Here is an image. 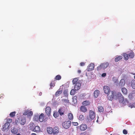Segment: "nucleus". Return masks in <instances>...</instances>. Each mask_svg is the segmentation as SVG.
I'll list each match as a JSON object with an SVG mask.
<instances>
[{
	"mask_svg": "<svg viewBox=\"0 0 135 135\" xmlns=\"http://www.w3.org/2000/svg\"><path fill=\"white\" fill-rule=\"evenodd\" d=\"M117 94L114 91H110L107 94L108 99L111 101L114 99H117Z\"/></svg>",
	"mask_w": 135,
	"mask_h": 135,
	"instance_id": "obj_1",
	"label": "nucleus"
},
{
	"mask_svg": "<svg viewBox=\"0 0 135 135\" xmlns=\"http://www.w3.org/2000/svg\"><path fill=\"white\" fill-rule=\"evenodd\" d=\"M46 115L45 116L43 113H41L39 116V120L41 122L46 121L48 119L47 117H46Z\"/></svg>",
	"mask_w": 135,
	"mask_h": 135,
	"instance_id": "obj_2",
	"label": "nucleus"
},
{
	"mask_svg": "<svg viewBox=\"0 0 135 135\" xmlns=\"http://www.w3.org/2000/svg\"><path fill=\"white\" fill-rule=\"evenodd\" d=\"M26 122V118L23 117H21L18 119L16 121V123H19L20 124L24 125Z\"/></svg>",
	"mask_w": 135,
	"mask_h": 135,
	"instance_id": "obj_3",
	"label": "nucleus"
},
{
	"mask_svg": "<svg viewBox=\"0 0 135 135\" xmlns=\"http://www.w3.org/2000/svg\"><path fill=\"white\" fill-rule=\"evenodd\" d=\"M67 112V109L64 107L60 108L59 109L58 112L60 115L62 116L66 113Z\"/></svg>",
	"mask_w": 135,
	"mask_h": 135,
	"instance_id": "obj_4",
	"label": "nucleus"
},
{
	"mask_svg": "<svg viewBox=\"0 0 135 135\" xmlns=\"http://www.w3.org/2000/svg\"><path fill=\"white\" fill-rule=\"evenodd\" d=\"M109 66V63L107 62L102 63L99 66L97 67L98 70H100L102 69H105L108 67Z\"/></svg>",
	"mask_w": 135,
	"mask_h": 135,
	"instance_id": "obj_5",
	"label": "nucleus"
},
{
	"mask_svg": "<svg viewBox=\"0 0 135 135\" xmlns=\"http://www.w3.org/2000/svg\"><path fill=\"white\" fill-rule=\"evenodd\" d=\"M71 125V122L70 121L65 122L62 123V127L65 129L69 128Z\"/></svg>",
	"mask_w": 135,
	"mask_h": 135,
	"instance_id": "obj_6",
	"label": "nucleus"
},
{
	"mask_svg": "<svg viewBox=\"0 0 135 135\" xmlns=\"http://www.w3.org/2000/svg\"><path fill=\"white\" fill-rule=\"evenodd\" d=\"M10 124L8 123H6L3 126L2 128V130L3 131L8 130L9 128Z\"/></svg>",
	"mask_w": 135,
	"mask_h": 135,
	"instance_id": "obj_7",
	"label": "nucleus"
},
{
	"mask_svg": "<svg viewBox=\"0 0 135 135\" xmlns=\"http://www.w3.org/2000/svg\"><path fill=\"white\" fill-rule=\"evenodd\" d=\"M51 109L50 107L48 106L46 107L45 109V112L46 115L48 117H49L51 115Z\"/></svg>",
	"mask_w": 135,
	"mask_h": 135,
	"instance_id": "obj_8",
	"label": "nucleus"
},
{
	"mask_svg": "<svg viewBox=\"0 0 135 135\" xmlns=\"http://www.w3.org/2000/svg\"><path fill=\"white\" fill-rule=\"evenodd\" d=\"M94 64L93 63H90L88 66L87 70L88 71H92L94 70Z\"/></svg>",
	"mask_w": 135,
	"mask_h": 135,
	"instance_id": "obj_9",
	"label": "nucleus"
},
{
	"mask_svg": "<svg viewBox=\"0 0 135 135\" xmlns=\"http://www.w3.org/2000/svg\"><path fill=\"white\" fill-rule=\"evenodd\" d=\"M117 99L119 98L120 103H122L124 100L123 97L120 93H118L117 94Z\"/></svg>",
	"mask_w": 135,
	"mask_h": 135,
	"instance_id": "obj_10",
	"label": "nucleus"
},
{
	"mask_svg": "<svg viewBox=\"0 0 135 135\" xmlns=\"http://www.w3.org/2000/svg\"><path fill=\"white\" fill-rule=\"evenodd\" d=\"M103 89L104 93L107 94L110 91V88L107 86H104Z\"/></svg>",
	"mask_w": 135,
	"mask_h": 135,
	"instance_id": "obj_11",
	"label": "nucleus"
},
{
	"mask_svg": "<svg viewBox=\"0 0 135 135\" xmlns=\"http://www.w3.org/2000/svg\"><path fill=\"white\" fill-rule=\"evenodd\" d=\"M89 117L90 119H93L95 117V112L91 110H90L89 112Z\"/></svg>",
	"mask_w": 135,
	"mask_h": 135,
	"instance_id": "obj_12",
	"label": "nucleus"
},
{
	"mask_svg": "<svg viewBox=\"0 0 135 135\" xmlns=\"http://www.w3.org/2000/svg\"><path fill=\"white\" fill-rule=\"evenodd\" d=\"M126 84V81L124 79H121L119 83V85L120 87H122L123 86Z\"/></svg>",
	"mask_w": 135,
	"mask_h": 135,
	"instance_id": "obj_13",
	"label": "nucleus"
},
{
	"mask_svg": "<svg viewBox=\"0 0 135 135\" xmlns=\"http://www.w3.org/2000/svg\"><path fill=\"white\" fill-rule=\"evenodd\" d=\"M87 126L85 124H82L80 126V129L81 131L85 130L87 128Z\"/></svg>",
	"mask_w": 135,
	"mask_h": 135,
	"instance_id": "obj_14",
	"label": "nucleus"
},
{
	"mask_svg": "<svg viewBox=\"0 0 135 135\" xmlns=\"http://www.w3.org/2000/svg\"><path fill=\"white\" fill-rule=\"evenodd\" d=\"M53 133L54 134L58 133L59 132V129L57 127H55L53 129Z\"/></svg>",
	"mask_w": 135,
	"mask_h": 135,
	"instance_id": "obj_15",
	"label": "nucleus"
},
{
	"mask_svg": "<svg viewBox=\"0 0 135 135\" xmlns=\"http://www.w3.org/2000/svg\"><path fill=\"white\" fill-rule=\"evenodd\" d=\"M80 111L83 112L85 113L87 112V110L86 108L84 106L82 105L80 108Z\"/></svg>",
	"mask_w": 135,
	"mask_h": 135,
	"instance_id": "obj_16",
	"label": "nucleus"
},
{
	"mask_svg": "<svg viewBox=\"0 0 135 135\" xmlns=\"http://www.w3.org/2000/svg\"><path fill=\"white\" fill-rule=\"evenodd\" d=\"M81 85V84L79 83H77L75 84L74 86V89L75 90H79L80 89V86Z\"/></svg>",
	"mask_w": 135,
	"mask_h": 135,
	"instance_id": "obj_17",
	"label": "nucleus"
},
{
	"mask_svg": "<svg viewBox=\"0 0 135 135\" xmlns=\"http://www.w3.org/2000/svg\"><path fill=\"white\" fill-rule=\"evenodd\" d=\"M47 131L48 134H51L53 133V128L50 127H48L47 128Z\"/></svg>",
	"mask_w": 135,
	"mask_h": 135,
	"instance_id": "obj_18",
	"label": "nucleus"
},
{
	"mask_svg": "<svg viewBox=\"0 0 135 135\" xmlns=\"http://www.w3.org/2000/svg\"><path fill=\"white\" fill-rule=\"evenodd\" d=\"M99 91L98 90H96L94 92V96L95 98H97L99 94Z\"/></svg>",
	"mask_w": 135,
	"mask_h": 135,
	"instance_id": "obj_19",
	"label": "nucleus"
},
{
	"mask_svg": "<svg viewBox=\"0 0 135 135\" xmlns=\"http://www.w3.org/2000/svg\"><path fill=\"white\" fill-rule=\"evenodd\" d=\"M40 131V128L39 126H35L34 129L33 131L35 132H39Z\"/></svg>",
	"mask_w": 135,
	"mask_h": 135,
	"instance_id": "obj_20",
	"label": "nucleus"
},
{
	"mask_svg": "<svg viewBox=\"0 0 135 135\" xmlns=\"http://www.w3.org/2000/svg\"><path fill=\"white\" fill-rule=\"evenodd\" d=\"M29 128L30 129L33 131V130H34L35 126L34 124L33 123H30L29 124Z\"/></svg>",
	"mask_w": 135,
	"mask_h": 135,
	"instance_id": "obj_21",
	"label": "nucleus"
},
{
	"mask_svg": "<svg viewBox=\"0 0 135 135\" xmlns=\"http://www.w3.org/2000/svg\"><path fill=\"white\" fill-rule=\"evenodd\" d=\"M62 90H60V89H58L55 93V96L56 97H58L62 93Z\"/></svg>",
	"mask_w": 135,
	"mask_h": 135,
	"instance_id": "obj_22",
	"label": "nucleus"
},
{
	"mask_svg": "<svg viewBox=\"0 0 135 135\" xmlns=\"http://www.w3.org/2000/svg\"><path fill=\"white\" fill-rule=\"evenodd\" d=\"M82 104L83 105L86 106L90 104V102L88 101L85 100L83 102Z\"/></svg>",
	"mask_w": 135,
	"mask_h": 135,
	"instance_id": "obj_23",
	"label": "nucleus"
},
{
	"mask_svg": "<svg viewBox=\"0 0 135 135\" xmlns=\"http://www.w3.org/2000/svg\"><path fill=\"white\" fill-rule=\"evenodd\" d=\"M122 58V56H118L115 58V62H117L119 60H121Z\"/></svg>",
	"mask_w": 135,
	"mask_h": 135,
	"instance_id": "obj_24",
	"label": "nucleus"
},
{
	"mask_svg": "<svg viewBox=\"0 0 135 135\" xmlns=\"http://www.w3.org/2000/svg\"><path fill=\"white\" fill-rule=\"evenodd\" d=\"M98 110L100 112H103L104 111V109L102 106H99L98 107Z\"/></svg>",
	"mask_w": 135,
	"mask_h": 135,
	"instance_id": "obj_25",
	"label": "nucleus"
},
{
	"mask_svg": "<svg viewBox=\"0 0 135 135\" xmlns=\"http://www.w3.org/2000/svg\"><path fill=\"white\" fill-rule=\"evenodd\" d=\"M68 116L69 120H73V116L72 113H69L68 114Z\"/></svg>",
	"mask_w": 135,
	"mask_h": 135,
	"instance_id": "obj_26",
	"label": "nucleus"
},
{
	"mask_svg": "<svg viewBox=\"0 0 135 135\" xmlns=\"http://www.w3.org/2000/svg\"><path fill=\"white\" fill-rule=\"evenodd\" d=\"M55 81H52L50 85V89H52V87H54L55 86Z\"/></svg>",
	"mask_w": 135,
	"mask_h": 135,
	"instance_id": "obj_27",
	"label": "nucleus"
},
{
	"mask_svg": "<svg viewBox=\"0 0 135 135\" xmlns=\"http://www.w3.org/2000/svg\"><path fill=\"white\" fill-rule=\"evenodd\" d=\"M122 91L123 93L125 94H126L127 93V89L125 88H122Z\"/></svg>",
	"mask_w": 135,
	"mask_h": 135,
	"instance_id": "obj_28",
	"label": "nucleus"
},
{
	"mask_svg": "<svg viewBox=\"0 0 135 135\" xmlns=\"http://www.w3.org/2000/svg\"><path fill=\"white\" fill-rule=\"evenodd\" d=\"M122 103L123 105H128V101L127 99H125L123 100Z\"/></svg>",
	"mask_w": 135,
	"mask_h": 135,
	"instance_id": "obj_29",
	"label": "nucleus"
},
{
	"mask_svg": "<svg viewBox=\"0 0 135 135\" xmlns=\"http://www.w3.org/2000/svg\"><path fill=\"white\" fill-rule=\"evenodd\" d=\"M131 86L132 88L135 89V80H132L131 81Z\"/></svg>",
	"mask_w": 135,
	"mask_h": 135,
	"instance_id": "obj_30",
	"label": "nucleus"
},
{
	"mask_svg": "<svg viewBox=\"0 0 135 135\" xmlns=\"http://www.w3.org/2000/svg\"><path fill=\"white\" fill-rule=\"evenodd\" d=\"M129 57L130 58H133L134 57V53L133 52L131 51L128 54Z\"/></svg>",
	"mask_w": 135,
	"mask_h": 135,
	"instance_id": "obj_31",
	"label": "nucleus"
},
{
	"mask_svg": "<svg viewBox=\"0 0 135 135\" xmlns=\"http://www.w3.org/2000/svg\"><path fill=\"white\" fill-rule=\"evenodd\" d=\"M77 97L76 96H74L72 98L73 102L74 103H75L77 102Z\"/></svg>",
	"mask_w": 135,
	"mask_h": 135,
	"instance_id": "obj_32",
	"label": "nucleus"
},
{
	"mask_svg": "<svg viewBox=\"0 0 135 135\" xmlns=\"http://www.w3.org/2000/svg\"><path fill=\"white\" fill-rule=\"evenodd\" d=\"M123 55L124 57V59L126 60H127L128 59L129 56L128 54L126 53H123Z\"/></svg>",
	"mask_w": 135,
	"mask_h": 135,
	"instance_id": "obj_33",
	"label": "nucleus"
},
{
	"mask_svg": "<svg viewBox=\"0 0 135 135\" xmlns=\"http://www.w3.org/2000/svg\"><path fill=\"white\" fill-rule=\"evenodd\" d=\"M11 132L12 133L14 134H16L17 132V130L16 128H13V129H12Z\"/></svg>",
	"mask_w": 135,
	"mask_h": 135,
	"instance_id": "obj_34",
	"label": "nucleus"
},
{
	"mask_svg": "<svg viewBox=\"0 0 135 135\" xmlns=\"http://www.w3.org/2000/svg\"><path fill=\"white\" fill-rule=\"evenodd\" d=\"M78 79L77 78H75L72 81V82L73 84H76L77 83H79L78 82Z\"/></svg>",
	"mask_w": 135,
	"mask_h": 135,
	"instance_id": "obj_35",
	"label": "nucleus"
},
{
	"mask_svg": "<svg viewBox=\"0 0 135 135\" xmlns=\"http://www.w3.org/2000/svg\"><path fill=\"white\" fill-rule=\"evenodd\" d=\"M61 79V76L59 75H57L55 78V79L56 80H59Z\"/></svg>",
	"mask_w": 135,
	"mask_h": 135,
	"instance_id": "obj_36",
	"label": "nucleus"
},
{
	"mask_svg": "<svg viewBox=\"0 0 135 135\" xmlns=\"http://www.w3.org/2000/svg\"><path fill=\"white\" fill-rule=\"evenodd\" d=\"M76 90H75V89H72L71 91L70 92V94H71V95H74L75 94V92H76Z\"/></svg>",
	"mask_w": 135,
	"mask_h": 135,
	"instance_id": "obj_37",
	"label": "nucleus"
},
{
	"mask_svg": "<svg viewBox=\"0 0 135 135\" xmlns=\"http://www.w3.org/2000/svg\"><path fill=\"white\" fill-rule=\"evenodd\" d=\"M84 117L83 115L81 114L80 115L79 117V119L80 120H84Z\"/></svg>",
	"mask_w": 135,
	"mask_h": 135,
	"instance_id": "obj_38",
	"label": "nucleus"
},
{
	"mask_svg": "<svg viewBox=\"0 0 135 135\" xmlns=\"http://www.w3.org/2000/svg\"><path fill=\"white\" fill-rule=\"evenodd\" d=\"M33 115V112L32 111H30L29 110H28V113L27 114V116L28 117H30L32 116Z\"/></svg>",
	"mask_w": 135,
	"mask_h": 135,
	"instance_id": "obj_39",
	"label": "nucleus"
},
{
	"mask_svg": "<svg viewBox=\"0 0 135 135\" xmlns=\"http://www.w3.org/2000/svg\"><path fill=\"white\" fill-rule=\"evenodd\" d=\"M16 112H12L10 113L9 115L11 117H13L15 115Z\"/></svg>",
	"mask_w": 135,
	"mask_h": 135,
	"instance_id": "obj_40",
	"label": "nucleus"
},
{
	"mask_svg": "<svg viewBox=\"0 0 135 135\" xmlns=\"http://www.w3.org/2000/svg\"><path fill=\"white\" fill-rule=\"evenodd\" d=\"M134 95L133 94H130L128 95L129 98L130 99H132L134 98Z\"/></svg>",
	"mask_w": 135,
	"mask_h": 135,
	"instance_id": "obj_41",
	"label": "nucleus"
},
{
	"mask_svg": "<svg viewBox=\"0 0 135 135\" xmlns=\"http://www.w3.org/2000/svg\"><path fill=\"white\" fill-rule=\"evenodd\" d=\"M53 115L54 117L55 118H56L59 116V114L57 112H55L54 113Z\"/></svg>",
	"mask_w": 135,
	"mask_h": 135,
	"instance_id": "obj_42",
	"label": "nucleus"
},
{
	"mask_svg": "<svg viewBox=\"0 0 135 135\" xmlns=\"http://www.w3.org/2000/svg\"><path fill=\"white\" fill-rule=\"evenodd\" d=\"M12 119H7L6 122V123H10L12 121Z\"/></svg>",
	"mask_w": 135,
	"mask_h": 135,
	"instance_id": "obj_43",
	"label": "nucleus"
},
{
	"mask_svg": "<svg viewBox=\"0 0 135 135\" xmlns=\"http://www.w3.org/2000/svg\"><path fill=\"white\" fill-rule=\"evenodd\" d=\"M123 133L125 134H126L128 133L127 131L125 129H124L123 130Z\"/></svg>",
	"mask_w": 135,
	"mask_h": 135,
	"instance_id": "obj_44",
	"label": "nucleus"
},
{
	"mask_svg": "<svg viewBox=\"0 0 135 135\" xmlns=\"http://www.w3.org/2000/svg\"><path fill=\"white\" fill-rule=\"evenodd\" d=\"M28 111V110L25 111L23 113V115H27Z\"/></svg>",
	"mask_w": 135,
	"mask_h": 135,
	"instance_id": "obj_45",
	"label": "nucleus"
},
{
	"mask_svg": "<svg viewBox=\"0 0 135 135\" xmlns=\"http://www.w3.org/2000/svg\"><path fill=\"white\" fill-rule=\"evenodd\" d=\"M72 124L74 126H77L78 125V123L77 122H72Z\"/></svg>",
	"mask_w": 135,
	"mask_h": 135,
	"instance_id": "obj_46",
	"label": "nucleus"
},
{
	"mask_svg": "<svg viewBox=\"0 0 135 135\" xmlns=\"http://www.w3.org/2000/svg\"><path fill=\"white\" fill-rule=\"evenodd\" d=\"M85 65V63L84 62H81L80 63V65L81 66H84Z\"/></svg>",
	"mask_w": 135,
	"mask_h": 135,
	"instance_id": "obj_47",
	"label": "nucleus"
},
{
	"mask_svg": "<svg viewBox=\"0 0 135 135\" xmlns=\"http://www.w3.org/2000/svg\"><path fill=\"white\" fill-rule=\"evenodd\" d=\"M106 75V73H103V74H102V77H105V76Z\"/></svg>",
	"mask_w": 135,
	"mask_h": 135,
	"instance_id": "obj_48",
	"label": "nucleus"
},
{
	"mask_svg": "<svg viewBox=\"0 0 135 135\" xmlns=\"http://www.w3.org/2000/svg\"><path fill=\"white\" fill-rule=\"evenodd\" d=\"M132 105L131 107V108L133 107H135V103H134L133 105L132 104Z\"/></svg>",
	"mask_w": 135,
	"mask_h": 135,
	"instance_id": "obj_49",
	"label": "nucleus"
},
{
	"mask_svg": "<svg viewBox=\"0 0 135 135\" xmlns=\"http://www.w3.org/2000/svg\"><path fill=\"white\" fill-rule=\"evenodd\" d=\"M81 72V71L80 70H78V73H79V74H80Z\"/></svg>",
	"mask_w": 135,
	"mask_h": 135,
	"instance_id": "obj_50",
	"label": "nucleus"
},
{
	"mask_svg": "<svg viewBox=\"0 0 135 135\" xmlns=\"http://www.w3.org/2000/svg\"><path fill=\"white\" fill-rule=\"evenodd\" d=\"M64 94L65 95V94H67V92L66 90H64Z\"/></svg>",
	"mask_w": 135,
	"mask_h": 135,
	"instance_id": "obj_51",
	"label": "nucleus"
},
{
	"mask_svg": "<svg viewBox=\"0 0 135 135\" xmlns=\"http://www.w3.org/2000/svg\"><path fill=\"white\" fill-rule=\"evenodd\" d=\"M118 80H116V81L114 82V83H118Z\"/></svg>",
	"mask_w": 135,
	"mask_h": 135,
	"instance_id": "obj_52",
	"label": "nucleus"
},
{
	"mask_svg": "<svg viewBox=\"0 0 135 135\" xmlns=\"http://www.w3.org/2000/svg\"><path fill=\"white\" fill-rule=\"evenodd\" d=\"M31 135H37V134L35 133H32L31 134Z\"/></svg>",
	"mask_w": 135,
	"mask_h": 135,
	"instance_id": "obj_53",
	"label": "nucleus"
},
{
	"mask_svg": "<svg viewBox=\"0 0 135 135\" xmlns=\"http://www.w3.org/2000/svg\"><path fill=\"white\" fill-rule=\"evenodd\" d=\"M42 93H40L39 94V95H42Z\"/></svg>",
	"mask_w": 135,
	"mask_h": 135,
	"instance_id": "obj_54",
	"label": "nucleus"
},
{
	"mask_svg": "<svg viewBox=\"0 0 135 135\" xmlns=\"http://www.w3.org/2000/svg\"><path fill=\"white\" fill-rule=\"evenodd\" d=\"M133 75H135V74H134ZM134 78L135 79V75L134 76Z\"/></svg>",
	"mask_w": 135,
	"mask_h": 135,
	"instance_id": "obj_55",
	"label": "nucleus"
},
{
	"mask_svg": "<svg viewBox=\"0 0 135 135\" xmlns=\"http://www.w3.org/2000/svg\"><path fill=\"white\" fill-rule=\"evenodd\" d=\"M110 135H112V134H110Z\"/></svg>",
	"mask_w": 135,
	"mask_h": 135,
	"instance_id": "obj_56",
	"label": "nucleus"
}]
</instances>
